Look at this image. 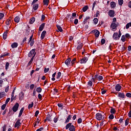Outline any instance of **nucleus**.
Masks as SVG:
<instances>
[{
  "mask_svg": "<svg viewBox=\"0 0 131 131\" xmlns=\"http://www.w3.org/2000/svg\"><path fill=\"white\" fill-rule=\"evenodd\" d=\"M42 91V89L40 87H38L36 89V92L38 93H40Z\"/></svg>",
  "mask_w": 131,
  "mask_h": 131,
  "instance_id": "c9c22d12",
  "label": "nucleus"
},
{
  "mask_svg": "<svg viewBox=\"0 0 131 131\" xmlns=\"http://www.w3.org/2000/svg\"><path fill=\"white\" fill-rule=\"evenodd\" d=\"M8 32H9L8 30H7L5 32H4L3 35V39H7V38H8Z\"/></svg>",
  "mask_w": 131,
  "mask_h": 131,
  "instance_id": "9d476101",
  "label": "nucleus"
},
{
  "mask_svg": "<svg viewBox=\"0 0 131 131\" xmlns=\"http://www.w3.org/2000/svg\"><path fill=\"white\" fill-rule=\"evenodd\" d=\"M83 46V45L82 43L79 45L77 47V51H80V50H81V49H82Z\"/></svg>",
  "mask_w": 131,
  "mask_h": 131,
  "instance_id": "a878e982",
  "label": "nucleus"
},
{
  "mask_svg": "<svg viewBox=\"0 0 131 131\" xmlns=\"http://www.w3.org/2000/svg\"><path fill=\"white\" fill-rule=\"evenodd\" d=\"M11 19H9L6 20V24H7V25H10V24L11 23Z\"/></svg>",
  "mask_w": 131,
  "mask_h": 131,
  "instance_id": "8fccbe9b",
  "label": "nucleus"
},
{
  "mask_svg": "<svg viewBox=\"0 0 131 131\" xmlns=\"http://www.w3.org/2000/svg\"><path fill=\"white\" fill-rule=\"evenodd\" d=\"M93 33H95L96 37H99L100 36V31L98 30H93L92 31Z\"/></svg>",
  "mask_w": 131,
  "mask_h": 131,
  "instance_id": "423d86ee",
  "label": "nucleus"
},
{
  "mask_svg": "<svg viewBox=\"0 0 131 131\" xmlns=\"http://www.w3.org/2000/svg\"><path fill=\"white\" fill-rule=\"evenodd\" d=\"M118 97L119 98H121L122 99H124V97H125V96L124 95V93L119 92L118 94Z\"/></svg>",
  "mask_w": 131,
  "mask_h": 131,
  "instance_id": "a211bd4d",
  "label": "nucleus"
},
{
  "mask_svg": "<svg viewBox=\"0 0 131 131\" xmlns=\"http://www.w3.org/2000/svg\"><path fill=\"white\" fill-rule=\"evenodd\" d=\"M46 33H47L46 31H43L41 34L40 38L41 39H43L45 38V36H46Z\"/></svg>",
  "mask_w": 131,
  "mask_h": 131,
  "instance_id": "4468645a",
  "label": "nucleus"
},
{
  "mask_svg": "<svg viewBox=\"0 0 131 131\" xmlns=\"http://www.w3.org/2000/svg\"><path fill=\"white\" fill-rule=\"evenodd\" d=\"M38 9V4H34L33 6V11H36Z\"/></svg>",
  "mask_w": 131,
  "mask_h": 131,
  "instance_id": "412c9836",
  "label": "nucleus"
},
{
  "mask_svg": "<svg viewBox=\"0 0 131 131\" xmlns=\"http://www.w3.org/2000/svg\"><path fill=\"white\" fill-rule=\"evenodd\" d=\"M111 7L112 9H115V8L116 7V3H115V2H112L111 3Z\"/></svg>",
  "mask_w": 131,
  "mask_h": 131,
  "instance_id": "6ab92c4d",
  "label": "nucleus"
},
{
  "mask_svg": "<svg viewBox=\"0 0 131 131\" xmlns=\"http://www.w3.org/2000/svg\"><path fill=\"white\" fill-rule=\"evenodd\" d=\"M20 21V17H15L14 18V22L16 23H19V21Z\"/></svg>",
  "mask_w": 131,
  "mask_h": 131,
  "instance_id": "c85d7f7f",
  "label": "nucleus"
},
{
  "mask_svg": "<svg viewBox=\"0 0 131 131\" xmlns=\"http://www.w3.org/2000/svg\"><path fill=\"white\" fill-rule=\"evenodd\" d=\"M33 45H34V39H33L32 40L30 41L31 47H33Z\"/></svg>",
  "mask_w": 131,
  "mask_h": 131,
  "instance_id": "09e8293b",
  "label": "nucleus"
},
{
  "mask_svg": "<svg viewBox=\"0 0 131 131\" xmlns=\"http://www.w3.org/2000/svg\"><path fill=\"white\" fill-rule=\"evenodd\" d=\"M49 3H50V0L43 1V4L45 6H49Z\"/></svg>",
  "mask_w": 131,
  "mask_h": 131,
  "instance_id": "b1692460",
  "label": "nucleus"
},
{
  "mask_svg": "<svg viewBox=\"0 0 131 131\" xmlns=\"http://www.w3.org/2000/svg\"><path fill=\"white\" fill-rule=\"evenodd\" d=\"M121 40L123 42H124L125 41V36H124V35H123L121 36Z\"/></svg>",
  "mask_w": 131,
  "mask_h": 131,
  "instance_id": "79ce46f5",
  "label": "nucleus"
},
{
  "mask_svg": "<svg viewBox=\"0 0 131 131\" xmlns=\"http://www.w3.org/2000/svg\"><path fill=\"white\" fill-rule=\"evenodd\" d=\"M121 85L119 84H117L115 86V89L117 92H120L121 90Z\"/></svg>",
  "mask_w": 131,
  "mask_h": 131,
  "instance_id": "0eeeda50",
  "label": "nucleus"
},
{
  "mask_svg": "<svg viewBox=\"0 0 131 131\" xmlns=\"http://www.w3.org/2000/svg\"><path fill=\"white\" fill-rule=\"evenodd\" d=\"M75 25H77V24H78V19H74V22Z\"/></svg>",
  "mask_w": 131,
  "mask_h": 131,
  "instance_id": "603ef678",
  "label": "nucleus"
},
{
  "mask_svg": "<svg viewBox=\"0 0 131 131\" xmlns=\"http://www.w3.org/2000/svg\"><path fill=\"white\" fill-rule=\"evenodd\" d=\"M77 122L79 124H80L82 122V119L81 118H79L77 120Z\"/></svg>",
  "mask_w": 131,
  "mask_h": 131,
  "instance_id": "5fc2aeb1",
  "label": "nucleus"
},
{
  "mask_svg": "<svg viewBox=\"0 0 131 131\" xmlns=\"http://www.w3.org/2000/svg\"><path fill=\"white\" fill-rule=\"evenodd\" d=\"M43 130V127H40V128H38L36 130V131H41Z\"/></svg>",
  "mask_w": 131,
  "mask_h": 131,
  "instance_id": "774afa93",
  "label": "nucleus"
},
{
  "mask_svg": "<svg viewBox=\"0 0 131 131\" xmlns=\"http://www.w3.org/2000/svg\"><path fill=\"white\" fill-rule=\"evenodd\" d=\"M96 118L97 120H99V121L101 120H104V119H105V116L104 115V113L102 112L101 113H97L96 114Z\"/></svg>",
  "mask_w": 131,
  "mask_h": 131,
  "instance_id": "f257e3e1",
  "label": "nucleus"
},
{
  "mask_svg": "<svg viewBox=\"0 0 131 131\" xmlns=\"http://www.w3.org/2000/svg\"><path fill=\"white\" fill-rule=\"evenodd\" d=\"M98 21H99V20L97 18H95L93 19V22H94V24H95V25L98 24Z\"/></svg>",
  "mask_w": 131,
  "mask_h": 131,
  "instance_id": "4c0bfd02",
  "label": "nucleus"
},
{
  "mask_svg": "<svg viewBox=\"0 0 131 131\" xmlns=\"http://www.w3.org/2000/svg\"><path fill=\"white\" fill-rule=\"evenodd\" d=\"M49 70H50V68H45V70H44L45 73H47V72H49Z\"/></svg>",
  "mask_w": 131,
  "mask_h": 131,
  "instance_id": "bf43d9fd",
  "label": "nucleus"
},
{
  "mask_svg": "<svg viewBox=\"0 0 131 131\" xmlns=\"http://www.w3.org/2000/svg\"><path fill=\"white\" fill-rule=\"evenodd\" d=\"M118 4L119 6L123 5V0H118Z\"/></svg>",
  "mask_w": 131,
  "mask_h": 131,
  "instance_id": "a18cd8bd",
  "label": "nucleus"
},
{
  "mask_svg": "<svg viewBox=\"0 0 131 131\" xmlns=\"http://www.w3.org/2000/svg\"><path fill=\"white\" fill-rule=\"evenodd\" d=\"M10 98H8L6 101H5V104L7 105V104H8V103H9V102H10Z\"/></svg>",
  "mask_w": 131,
  "mask_h": 131,
  "instance_id": "338daca9",
  "label": "nucleus"
},
{
  "mask_svg": "<svg viewBox=\"0 0 131 131\" xmlns=\"http://www.w3.org/2000/svg\"><path fill=\"white\" fill-rule=\"evenodd\" d=\"M33 105H34V103H33V102H32L31 104H29L28 105V109H30V108H32V107H33Z\"/></svg>",
  "mask_w": 131,
  "mask_h": 131,
  "instance_id": "e433bc0d",
  "label": "nucleus"
},
{
  "mask_svg": "<svg viewBox=\"0 0 131 131\" xmlns=\"http://www.w3.org/2000/svg\"><path fill=\"white\" fill-rule=\"evenodd\" d=\"M39 114V111H36L35 113V116L37 117V116Z\"/></svg>",
  "mask_w": 131,
  "mask_h": 131,
  "instance_id": "052dcab7",
  "label": "nucleus"
},
{
  "mask_svg": "<svg viewBox=\"0 0 131 131\" xmlns=\"http://www.w3.org/2000/svg\"><path fill=\"white\" fill-rule=\"evenodd\" d=\"M3 131H6L7 130V125L6 124H4V126L2 127Z\"/></svg>",
  "mask_w": 131,
  "mask_h": 131,
  "instance_id": "de8ad7c7",
  "label": "nucleus"
},
{
  "mask_svg": "<svg viewBox=\"0 0 131 131\" xmlns=\"http://www.w3.org/2000/svg\"><path fill=\"white\" fill-rule=\"evenodd\" d=\"M88 60L89 58H88L86 56H85L80 60V64H84L88 62Z\"/></svg>",
  "mask_w": 131,
  "mask_h": 131,
  "instance_id": "39448f33",
  "label": "nucleus"
},
{
  "mask_svg": "<svg viewBox=\"0 0 131 131\" xmlns=\"http://www.w3.org/2000/svg\"><path fill=\"white\" fill-rule=\"evenodd\" d=\"M57 106H58L60 108H61V109H63V104L61 103H59L57 104Z\"/></svg>",
  "mask_w": 131,
  "mask_h": 131,
  "instance_id": "6e6d98bb",
  "label": "nucleus"
},
{
  "mask_svg": "<svg viewBox=\"0 0 131 131\" xmlns=\"http://www.w3.org/2000/svg\"><path fill=\"white\" fill-rule=\"evenodd\" d=\"M71 117H72V116H71V115H69L64 122V123H68V122L71 120Z\"/></svg>",
  "mask_w": 131,
  "mask_h": 131,
  "instance_id": "2eb2a0df",
  "label": "nucleus"
},
{
  "mask_svg": "<svg viewBox=\"0 0 131 131\" xmlns=\"http://www.w3.org/2000/svg\"><path fill=\"white\" fill-rule=\"evenodd\" d=\"M27 27H28V29H26V31L30 33V27H29V26H27Z\"/></svg>",
  "mask_w": 131,
  "mask_h": 131,
  "instance_id": "680f3d73",
  "label": "nucleus"
},
{
  "mask_svg": "<svg viewBox=\"0 0 131 131\" xmlns=\"http://www.w3.org/2000/svg\"><path fill=\"white\" fill-rule=\"evenodd\" d=\"M17 47H18V43H17V42L13 43L11 45V48H12V49H15V48H17Z\"/></svg>",
  "mask_w": 131,
  "mask_h": 131,
  "instance_id": "5701e85b",
  "label": "nucleus"
},
{
  "mask_svg": "<svg viewBox=\"0 0 131 131\" xmlns=\"http://www.w3.org/2000/svg\"><path fill=\"white\" fill-rule=\"evenodd\" d=\"M27 39V37H25L24 38L23 40L22 44L26 43V41Z\"/></svg>",
  "mask_w": 131,
  "mask_h": 131,
  "instance_id": "4d7b16f0",
  "label": "nucleus"
},
{
  "mask_svg": "<svg viewBox=\"0 0 131 131\" xmlns=\"http://www.w3.org/2000/svg\"><path fill=\"white\" fill-rule=\"evenodd\" d=\"M30 89L31 90H33V89H34V84H31V85L30 86Z\"/></svg>",
  "mask_w": 131,
  "mask_h": 131,
  "instance_id": "0e129e2a",
  "label": "nucleus"
},
{
  "mask_svg": "<svg viewBox=\"0 0 131 131\" xmlns=\"http://www.w3.org/2000/svg\"><path fill=\"white\" fill-rule=\"evenodd\" d=\"M113 38H114V39H115V40H118V39H119V38L118 37V33H114L113 35Z\"/></svg>",
  "mask_w": 131,
  "mask_h": 131,
  "instance_id": "9b49d317",
  "label": "nucleus"
},
{
  "mask_svg": "<svg viewBox=\"0 0 131 131\" xmlns=\"http://www.w3.org/2000/svg\"><path fill=\"white\" fill-rule=\"evenodd\" d=\"M35 54L36 55V53H35V49H33L29 52L28 56L29 58H31V57L34 56Z\"/></svg>",
  "mask_w": 131,
  "mask_h": 131,
  "instance_id": "7ed1b4c3",
  "label": "nucleus"
},
{
  "mask_svg": "<svg viewBox=\"0 0 131 131\" xmlns=\"http://www.w3.org/2000/svg\"><path fill=\"white\" fill-rule=\"evenodd\" d=\"M24 98V93L21 92L19 94V100H22Z\"/></svg>",
  "mask_w": 131,
  "mask_h": 131,
  "instance_id": "f3484780",
  "label": "nucleus"
},
{
  "mask_svg": "<svg viewBox=\"0 0 131 131\" xmlns=\"http://www.w3.org/2000/svg\"><path fill=\"white\" fill-rule=\"evenodd\" d=\"M6 106H7V104L6 103L2 105L1 106L2 110H4L5 109H6Z\"/></svg>",
  "mask_w": 131,
  "mask_h": 131,
  "instance_id": "a19ab883",
  "label": "nucleus"
},
{
  "mask_svg": "<svg viewBox=\"0 0 131 131\" xmlns=\"http://www.w3.org/2000/svg\"><path fill=\"white\" fill-rule=\"evenodd\" d=\"M129 122V121L128 119L125 120V126L128 125Z\"/></svg>",
  "mask_w": 131,
  "mask_h": 131,
  "instance_id": "37998d69",
  "label": "nucleus"
},
{
  "mask_svg": "<svg viewBox=\"0 0 131 131\" xmlns=\"http://www.w3.org/2000/svg\"><path fill=\"white\" fill-rule=\"evenodd\" d=\"M19 103H16L12 107V111L13 112H17L18 111V109H19Z\"/></svg>",
  "mask_w": 131,
  "mask_h": 131,
  "instance_id": "20e7f679",
  "label": "nucleus"
},
{
  "mask_svg": "<svg viewBox=\"0 0 131 131\" xmlns=\"http://www.w3.org/2000/svg\"><path fill=\"white\" fill-rule=\"evenodd\" d=\"M7 56H9V53H5L4 54H2L0 58H4V57H7Z\"/></svg>",
  "mask_w": 131,
  "mask_h": 131,
  "instance_id": "cd10ccee",
  "label": "nucleus"
},
{
  "mask_svg": "<svg viewBox=\"0 0 131 131\" xmlns=\"http://www.w3.org/2000/svg\"><path fill=\"white\" fill-rule=\"evenodd\" d=\"M129 27H131V22L128 23L126 25V29H128Z\"/></svg>",
  "mask_w": 131,
  "mask_h": 131,
  "instance_id": "f704fd0d",
  "label": "nucleus"
},
{
  "mask_svg": "<svg viewBox=\"0 0 131 131\" xmlns=\"http://www.w3.org/2000/svg\"><path fill=\"white\" fill-rule=\"evenodd\" d=\"M88 10H89V6H85L83 7L82 8L83 12H86V11H88Z\"/></svg>",
  "mask_w": 131,
  "mask_h": 131,
  "instance_id": "7c9ffc66",
  "label": "nucleus"
},
{
  "mask_svg": "<svg viewBox=\"0 0 131 131\" xmlns=\"http://www.w3.org/2000/svg\"><path fill=\"white\" fill-rule=\"evenodd\" d=\"M93 81H89L88 82V85H89V86H92L93 85Z\"/></svg>",
  "mask_w": 131,
  "mask_h": 131,
  "instance_id": "49530a36",
  "label": "nucleus"
},
{
  "mask_svg": "<svg viewBox=\"0 0 131 131\" xmlns=\"http://www.w3.org/2000/svg\"><path fill=\"white\" fill-rule=\"evenodd\" d=\"M99 76V75L96 74L94 76V78L93 77L92 79H91L92 81H94V82H95V79H98V76Z\"/></svg>",
  "mask_w": 131,
  "mask_h": 131,
  "instance_id": "c756f323",
  "label": "nucleus"
},
{
  "mask_svg": "<svg viewBox=\"0 0 131 131\" xmlns=\"http://www.w3.org/2000/svg\"><path fill=\"white\" fill-rule=\"evenodd\" d=\"M6 96V93L5 92H0V99L4 98Z\"/></svg>",
  "mask_w": 131,
  "mask_h": 131,
  "instance_id": "bb28decb",
  "label": "nucleus"
},
{
  "mask_svg": "<svg viewBox=\"0 0 131 131\" xmlns=\"http://www.w3.org/2000/svg\"><path fill=\"white\" fill-rule=\"evenodd\" d=\"M54 122H55V123H57V122H58V117H55L54 118Z\"/></svg>",
  "mask_w": 131,
  "mask_h": 131,
  "instance_id": "69168bd1",
  "label": "nucleus"
},
{
  "mask_svg": "<svg viewBox=\"0 0 131 131\" xmlns=\"http://www.w3.org/2000/svg\"><path fill=\"white\" fill-rule=\"evenodd\" d=\"M70 62H71V58H69L65 61L64 63L66 65H67V66H69L70 64Z\"/></svg>",
  "mask_w": 131,
  "mask_h": 131,
  "instance_id": "f8f14e48",
  "label": "nucleus"
},
{
  "mask_svg": "<svg viewBox=\"0 0 131 131\" xmlns=\"http://www.w3.org/2000/svg\"><path fill=\"white\" fill-rule=\"evenodd\" d=\"M126 97H127L128 98H131V93H127L126 94Z\"/></svg>",
  "mask_w": 131,
  "mask_h": 131,
  "instance_id": "e2e57ef3",
  "label": "nucleus"
},
{
  "mask_svg": "<svg viewBox=\"0 0 131 131\" xmlns=\"http://www.w3.org/2000/svg\"><path fill=\"white\" fill-rule=\"evenodd\" d=\"M110 112H111V114H115V112H116V111L115 110V108H112L111 109Z\"/></svg>",
  "mask_w": 131,
  "mask_h": 131,
  "instance_id": "2f4dec72",
  "label": "nucleus"
},
{
  "mask_svg": "<svg viewBox=\"0 0 131 131\" xmlns=\"http://www.w3.org/2000/svg\"><path fill=\"white\" fill-rule=\"evenodd\" d=\"M23 111H24V107H22L20 109L19 114H21L22 115V114H23Z\"/></svg>",
  "mask_w": 131,
  "mask_h": 131,
  "instance_id": "864d4df0",
  "label": "nucleus"
},
{
  "mask_svg": "<svg viewBox=\"0 0 131 131\" xmlns=\"http://www.w3.org/2000/svg\"><path fill=\"white\" fill-rule=\"evenodd\" d=\"M20 121H21L20 119H18L17 120V121L16 122V123L14 124V127H19V126H20V125H21V122H20Z\"/></svg>",
  "mask_w": 131,
  "mask_h": 131,
  "instance_id": "6e6552de",
  "label": "nucleus"
},
{
  "mask_svg": "<svg viewBox=\"0 0 131 131\" xmlns=\"http://www.w3.org/2000/svg\"><path fill=\"white\" fill-rule=\"evenodd\" d=\"M35 21V18L34 17H32L30 19L29 24H33V23H34Z\"/></svg>",
  "mask_w": 131,
  "mask_h": 131,
  "instance_id": "4be33fe9",
  "label": "nucleus"
},
{
  "mask_svg": "<svg viewBox=\"0 0 131 131\" xmlns=\"http://www.w3.org/2000/svg\"><path fill=\"white\" fill-rule=\"evenodd\" d=\"M9 89H10L9 86H8L5 88V91L6 93H8L9 92Z\"/></svg>",
  "mask_w": 131,
  "mask_h": 131,
  "instance_id": "13d9d810",
  "label": "nucleus"
},
{
  "mask_svg": "<svg viewBox=\"0 0 131 131\" xmlns=\"http://www.w3.org/2000/svg\"><path fill=\"white\" fill-rule=\"evenodd\" d=\"M109 119H114V115L113 114H111L108 117Z\"/></svg>",
  "mask_w": 131,
  "mask_h": 131,
  "instance_id": "58836bf2",
  "label": "nucleus"
},
{
  "mask_svg": "<svg viewBox=\"0 0 131 131\" xmlns=\"http://www.w3.org/2000/svg\"><path fill=\"white\" fill-rule=\"evenodd\" d=\"M89 20H90V17H86L85 18H84L82 23V24L84 25V24H85V23H88V22L90 23V22H89Z\"/></svg>",
  "mask_w": 131,
  "mask_h": 131,
  "instance_id": "dca6fc26",
  "label": "nucleus"
},
{
  "mask_svg": "<svg viewBox=\"0 0 131 131\" xmlns=\"http://www.w3.org/2000/svg\"><path fill=\"white\" fill-rule=\"evenodd\" d=\"M46 25L45 23H42L40 25V27H39V31H42L43 30V28H45V26Z\"/></svg>",
  "mask_w": 131,
  "mask_h": 131,
  "instance_id": "ddd939ff",
  "label": "nucleus"
},
{
  "mask_svg": "<svg viewBox=\"0 0 131 131\" xmlns=\"http://www.w3.org/2000/svg\"><path fill=\"white\" fill-rule=\"evenodd\" d=\"M108 15L110 17H114L115 16V12L113 10H111L108 11Z\"/></svg>",
  "mask_w": 131,
  "mask_h": 131,
  "instance_id": "1a4fd4ad",
  "label": "nucleus"
},
{
  "mask_svg": "<svg viewBox=\"0 0 131 131\" xmlns=\"http://www.w3.org/2000/svg\"><path fill=\"white\" fill-rule=\"evenodd\" d=\"M9 66H10V63H9L8 62H6V63L5 64V70H8V69H9Z\"/></svg>",
  "mask_w": 131,
  "mask_h": 131,
  "instance_id": "72a5a7b5",
  "label": "nucleus"
},
{
  "mask_svg": "<svg viewBox=\"0 0 131 131\" xmlns=\"http://www.w3.org/2000/svg\"><path fill=\"white\" fill-rule=\"evenodd\" d=\"M61 75H62V73L60 72H59L57 73V79H59V78H61Z\"/></svg>",
  "mask_w": 131,
  "mask_h": 131,
  "instance_id": "ea45409f",
  "label": "nucleus"
},
{
  "mask_svg": "<svg viewBox=\"0 0 131 131\" xmlns=\"http://www.w3.org/2000/svg\"><path fill=\"white\" fill-rule=\"evenodd\" d=\"M76 61V58H74L71 62V63L72 64V66H73L74 65L75 62Z\"/></svg>",
  "mask_w": 131,
  "mask_h": 131,
  "instance_id": "c03bdc74",
  "label": "nucleus"
},
{
  "mask_svg": "<svg viewBox=\"0 0 131 131\" xmlns=\"http://www.w3.org/2000/svg\"><path fill=\"white\" fill-rule=\"evenodd\" d=\"M97 80H98V81H101V80H103V76L98 75V76L97 77Z\"/></svg>",
  "mask_w": 131,
  "mask_h": 131,
  "instance_id": "473e14b6",
  "label": "nucleus"
},
{
  "mask_svg": "<svg viewBox=\"0 0 131 131\" xmlns=\"http://www.w3.org/2000/svg\"><path fill=\"white\" fill-rule=\"evenodd\" d=\"M70 131H75V126L72 125V123H69L66 126V129H68Z\"/></svg>",
  "mask_w": 131,
  "mask_h": 131,
  "instance_id": "f03ea898",
  "label": "nucleus"
},
{
  "mask_svg": "<svg viewBox=\"0 0 131 131\" xmlns=\"http://www.w3.org/2000/svg\"><path fill=\"white\" fill-rule=\"evenodd\" d=\"M56 27L60 32H63V29H62V27L60 25H57Z\"/></svg>",
  "mask_w": 131,
  "mask_h": 131,
  "instance_id": "393cba45",
  "label": "nucleus"
},
{
  "mask_svg": "<svg viewBox=\"0 0 131 131\" xmlns=\"http://www.w3.org/2000/svg\"><path fill=\"white\" fill-rule=\"evenodd\" d=\"M105 42H106V40H105V39L104 38L101 39V45H104Z\"/></svg>",
  "mask_w": 131,
  "mask_h": 131,
  "instance_id": "3c124183",
  "label": "nucleus"
},
{
  "mask_svg": "<svg viewBox=\"0 0 131 131\" xmlns=\"http://www.w3.org/2000/svg\"><path fill=\"white\" fill-rule=\"evenodd\" d=\"M111 26L113 29H116L117 27V25L115 23H113L111 24Z\"/></svg>",
  "mask_w": 131,
  "mask_h": 131,
  "instance_id": "aec40b11",
  "label": "nucleus"
}]
</instances>
